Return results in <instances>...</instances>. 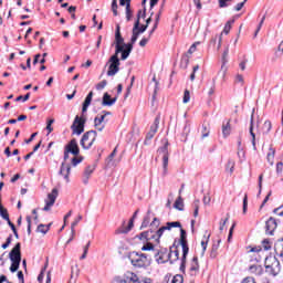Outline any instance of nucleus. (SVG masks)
I'll list each match as a JSON object with an SVG mask.
<instances>
[{
    "label": "nucleus",
    "mask_w": 283,
    "mask_h": 283,
    "mask_svg": "<svg viewBox=\"0 0 283 283\" xmlns=\"http://www.w3.org/2000/svg\"><path fill=\"white\" fill-rule=\"evenodd\" d=\"M261 129L263 134H270L271 129H273V124L271 123V120L268 119L263 123V126Z\"/></svg>",
    "instance_id": "c756f323"
},
{
    "label": "nucleus",
    "mask_w": 283,
    "mask_h": 283,
    "mask_svg": "<svg viewBox=\"0 0 283 283\" xmlns=\"http://www.w3.org/2000/svg\"><path fill=\"white\" fill-rule=\"evenodd\" d=\"M247 63H249V59H247V56L244 55L241 62L239 63L241 72H244V70H247Z\"/></svg>",
    "instance_id": "c9c22d12"
},
{
    "label": "nucleus",
    "mask_w": 283,
    "mask_h": 283,
    "mask_svg": "<svg viewBox=\"0 0 283 283\" xmlns=\"http://www.w3.org/2000/svg\"><path fill=\"white\" fill-rule=\"evenodd\" d=\"M94 96L93 92H90L88 95L86 96L83 107H82V112H87V108L90 107V105H92V97Z\"/></svg>",
    "instance_id": "a878e982"
},
{
    "label": "nucleus",
    "mask_w": 283,
    "mask_h": 283,
    "mask_svg": "<svg viewBox=\"0 0 283 283\" xmlns=\"http://www.w3.org/2000/svg\"><path fill=\"white\" fill-rule=\"evenodd\" d=\"M235 83H240L241 85H244V76H242L241 74H238L235 76Z\"/></svg>",
    "instance_id": "052dcab7"
},
{
    "label": "nucleus",
    "mask_w": 283,
    "mask_h": 283,
    "mask_svg": "<svg viewBox=\"0 0 283 283\" xmlns=\"http://www.w3.org/2000/svg\"><path fill=\"white\" fill-rule=\"evenodd\" d=\"M70 154H73V156H78V154H81V149L78 148V143L76 142V139H72L65 146L64 160H67L70 158Z\"/></svg>",
    "instance_id": "9d476101"
},
{
    "label": "nucleus",
    "mask_w": 283,
    "mask_h": 283,
    "mask_svg": "<svg viewBox=\"0 0 283 283\" xmlns=\"http://www.w3.org/2000/svg\"><path fill=\"white\" fill-rule=\"evenodd\" d=\"M49 231H50V226L40 224L38 227V232L43 233V235H45V233H48Z\"/></svg>",
    "instance_id": "e433bc0d"
},
{
    "label": "nucleus",
    "mask_w": 283,
    "mask_h": 283,
    "mask_svg": "<svg viewBox=\"0 0 283 283\" xmlns=\"http://www.w3.org/2000/svg\"><path fill=\"white\" fill-rule=\"evenodd\" d=\"M98 134L95 130L86 132L81 139V147L84 149H90L94 143H96V137Z\"/></svg>",
    "instance_id": "6e6552de"
},
{
    "label": "nucleus",
    "mask_w": 283,
    "mask_h": 283,
    "mask_svg": "<svg viewBox=\"0 0 283 283\" xmlns=\"http://www.w3.org/2000/svg\"><path fill=\"white\" fill-rule=\"evenodd\" d=\"M175 229H180L179 244H180L181 250H182V258H181L180 269L182 270L185 264H187V255H189V245H187V232L185 231V229H182L181 223H180V227H175Z\"/></svg>",
    "instance_id": "39448f33"
},
{
    "label": "nucleus",
    "mask_w": 283,
    "mask_h": 283,
    "mask_svg": "<svg viewBox=\"0 0 283 283\" xmlns=\"http://www.w3.org/2000/svg\"><path fill=\"white\" fill-rule=\"evenodd\" d=\"M56 198H59V188H53L51 192L48 193L44 199L43 211H52L54 203L56 202Z\"/></svg>",
    "instance_id": "1a4fd4ad"
},
{
    "label": "nucleus",
    "mask_w": 283,
    "mask_h": 283,
    "mask_svg": "<svg viewBox=\"0 0 283 283\" xmlns=\"http://www.w3.org/2000/svg\"><path fill=\"white\" fill-rule=\"evenodd\" d=\"M216 92V78L212 80V84L208 87V96H213Z\"/></svg>",
    "instance_id": "58836bf2"
},
{
    "label": "nucleus",
    "mask_w": 283,
    "mask_h": 283,
    "mask_svg": "<svg viewBox=\"0 0 283 283\" xmlns=\"http://www.w3.org/2000/svg\"><path fill=\"white\" fill-rule=\"evenodd\" d=\"M142 251L150 253L151 259L155 258L157 264H165V262H169V252L167 249H156L154 243L144 244L142 247Z\"/></svg>",
    "instance_id": "f03ea898"
},
{
    "label": "nucleus",
    "mask_w": 283,
    "mask_h": 283,
    "mask_svg": "<svg viewBox=\"0 0 283 283\" xmlns=\"http://www.w3.org/2000/svg\"><path fill=\"white\" fill-rule=\"evenodd\" d=\"M140 17H145V11H138L137 21L134 24L133 35H132V39H130L132 45H134V43H136V41H138V36L142 34L139 29H138V25H140Z\"/></svg>",
    "instance_id": "ddd939ff"
},
{
    "label": "nucleus",
    "mask_w": 283,
    "mask_h": 283,
    "mask_svg": "<svg viewBox=\"0 0 283 283\" xmlns=\"http://www.w3.org/2000/svg\"><path fill=\"white\" fill-rule=\"evenodd\" d=\"M222 134L223 138H229L231 136V123L227 122L226 124L222 125Z\"/></svg>",
    "instance_id": "bb28decb"
},
{
    "label": "nucleus",
    "mask_w": 283,
    "mask_h": 283,
    "mask_svg": "<svg viewBox=\"0 0 283 283\" xmlns=\"http://www.w3.org/2000/svg\"><path fill=\"white\" fill-rule=\"evenodd\" d=\"M83 220L82 216H77V218L73 221V223L71 224V233L74 235L75 230L74 227H76V224L80 223V221Z\"/></svg>",
    "instance_id": "4c0bfd02"
},
{
    "label": "nucleus",
    "mask_w": 283,
    "mask_h": 283,
    "mask_svg": "<svg viewBox=\"0 0 283 283\" xmlns=\"http://www.w3.org/2000/svg\"><path fill=\"white\" fill-rule=\"evenodd\" d=\"M263 271L264 270L260 264H253V265H250L249 268V272L252 273V275H262Z\"/></svg>",
    "instance_id": "393cba45"
},
{
    "label": "nucleus",
    "mask_w": 283,
    "mask_h": 283,
    "mask_svg": "<svg viewBox=\"0 0 283 283\" xmlns=\"http://www.w3.org/2000/svg\"><path fill=\"white\" fill-rule=\"evenodd\" d=\"M248 207H249V199H248V197L245 196V197L243 198V213H244V214H247V209H248Z\"/></svg>",
    "instance_id": "6e6d98bb"
},
{
    "label": "nucleus",
    "mask_w": 283,
    "mask_h": 283,
    "mask_svg": "<svg viewBox=\"0 0 283 283\" xmlns=\"http://www.w3.org/2000/svg\"><path fill=\"white\" fill-rule=\"evenodd\" d=\"M247 3V0H244L243 2L238 3L234 7L235 12H240L242 10V8H244V4Z\"/></svg>",
    "instance_id": "4d7b16f0"
},
{
    "label": "nucleus",
    "mask_w": 283,
    "mask_h": 283,
    "mask_svg": "<svg viewBox=\"0 0 283 283\" xmlns=\"http://www.w3.org/2000/svg\"><path fill=\"white\" fill-rule=\"evenodd\" d=\"M11 260L10 271L11 273H17L19 266H21V243H17L15 247L9 253Z\"/></svg>",
    "instance_id": "20e7f679"
},
{
    "label": "nucleus",
    "mask_w": 283,
    "mask_h": 283,
    "mask_svg": "<svg viewBox=\"0 0 283 283\" xmlns=\"http://www.w3.org/2000/svg\"><path fill=\"white\" fill-rule=\"evenodd\" d=\"M274 250H275L276 255H279V258H283V240H279L275 243Z\"/></svg>",
    "instance_id": "cd10ccee"
},
{
    "label": "nucleus",
    "mask_w": 283,
    "mask_h": 283,
    "mask_svg": "<svg viewBox=\"0 0 283 283\" xmlns=\"http://www.w3.org/2000/svg\"><path fill=\"white\" fill-rule=\"evenodd\" d=\"M147 43H149V39H148V38H143V39L139 41L140 48H145V45H147Z\"/></svg>",
    "instance_id": "0e129e2a"
},
{
    "label": "nucleus",
    "mask_w": 283,
    "mask_h": 283,
    "mask_svg": "<svg viewBox=\"0 0 283 283\" xmlns=\"http://www.w3.org/2000/svg\"><path fill=\"white\" fill-rule=\"evenodd\" d=\"M195 211H193V217L198 218V211L200 210V200H196L193 203Z\"/></svg>",
    "instance_id": "a18cd8bd"
},
{
    "label": "nucleus",
    "mask_w": 283,
    "mask_h": 283,
    "mask_svg": "<svg viewBox=\"0 0 283 283\" xmlns=\"http://www.w3.org/2000/svg\"><path fill=\"white\" fill-rule=\"evenodd\" d=\"M158 154L163 155L164 174H167V167L169 166V151L167 148V144H165L161 148L158 149Z\"/></svg>",
    "instance_id": "dca6fc26"
},
{
    "label": "nucleus",
    "mask_w": 283,
    "mask_h": 283,
    "mask_svg": "<svg viewBox=\"0 0 283 283\" xmlns=\"http://www.w3.org/2000/svg\"><path fill=\"white\" fill-rule=\"evenodd\" d=\"M127 283H140V279L136 273L127 272Z\"/></svg>",
    "instance_id": "c85d7f7f"
},
{
    "label": "nucleus",
    "mask_w": 283,
    "mask_h": 283,
    "mask_svg": "<svg viewBox=\"0 0 283 283\" xmlns=\"http://www.w3.org/2000/svg\"><path fill=\"white\" fill-rule=\"evenodd\" d=\"M238 156H239V158H244V149L242 148V147H239V149H238Z\"/></svg>",
    "instance_id": "338daca9"
},
{
    "label": "nucleus",
    "mask_w": 283,
    "mask_h": 283,
    "mask_svg": "<svg viewBox=\"0 0 283 283\" xmlns=\"http://www.w3.org/2000/svg\"><path fill=\"white\" fill-rule=\"evenodd\" d=\"M264 21H266V15H263L258 28H256V31H255V36H258V33L260 32V30H262V25H264Z\"/></svg>",
    "instance_id": "49530a36"
},
{
    "label": "nucleus",
    "mask_w": 283,
    "mask_h": 283,
    "mask_svg": "<svg viewBox=\"0 0 283 283\" xmlns=\"http://www.w3.org/2000/svg\"><path fill=\"white\" fill-rule=\"evenodd\" d=\"M233 24V21H228L223 28V34H229L231 32V25Z\"/></svg>",
    "instance_id": "79ce46f5"
},
{
    "label": "nucleus",
    "mask_w": 283,
    "mask_h": 283,
    "mask_svg": "<svg viewBox=\"0 0 283 283\" xmlns=\"http://www.w3.org/2000/svg\"><path fill=\"white\" fill-rule=\"evenodd\" d=\"M112 11L114 13V17H118V3L116 2V0H113L112 2Z\"/></svg>",
    "instance_id": "a19ab883"
},
{
    "label": "nucleus",
    "mask_w": 283,
    "mask_h": 283,
    "mask_svg": "<svg viewBox=\"0 0 283 283\" xmlns=\"http://www.w3.org/2000/svg\"><path fill=\"white\" fill-rule=\"evenodd\" d=\"M283 171V163L280 161L276 164V174H282Z\"/></svg>",
    "instance_id": "69168bd1"
},
{
    "label": "nucleus",
    "mask_w": 283,
    "mask_h": 283,
    "mask_svg": "<svg viewBox=\"0 0 283 283\" xmlns=\"http://www.w3.org/2000/svg\"><path fill=\"white\" fill-rule=\"evenodd\" d=\"M115 54L123 52V45H125V40L120 35V25H117L115 32Z\"/></svg>",
    "instance_id": "2eb2a0df"
},
{
    "label": "nucleus",
    "mask_w": 283,
    "mask_h": 283,
    "mask_svg": "<svg viewBox=\"0 0 283 283\" xmlns=\"http://www.w3.org/2000/svg\"><path fill=\"white\" fill-rule=\"evenodd\" d=\"M283 54V41L279 44L277 50L275 51V56H282Z\"/></svg>",
    "instance_id": "603ef678"
},
{
    "label": "nucleus",
    "mask_w": 283,
    "mask_h": 283,
    "mask_svg": "<svg viewBox=\"0 0 283 283\" xmlns=\"http://www.w3.org/2000/svg\"><path fill=\"white\" fill-rule=\"evenodd\" d=\"M0 216L3 218V220H7V222H10V216L8 214V210L4 209L3 206L0 203Z\"/></svg>",
    "instance_id": "f704fd0d"
},
{
    "label": "nucleus",
    "mask_w": 283,
    "mask_h": 283,
    "mask_svg": "<svg viewBox=\"0 0 283 283\" xmlns=\"http://www.w3.org/2000/svg\"><path fill=\"white\" fill-rule=\"evenodd\" d=\"M105 87H107V81H106V80H103L102 82H99V83L96 85V90H98V91L105 90Z\"/></svg>",
    "instance_id": "09e8293b"
},
{
    "label": "nucleus",
    "mask_w": 283,
    "mask_h": 283,
    "mask_svg": "<svg viewBox=\"0 0 283 283\" xmlns=\"http://www.w3.org/2000/svg\"><path fill=\"white\" fill-rule=\"evenodd\" d=\"M134 229V219H130L128 226L122 230V233H129Z\"/></svg>",
    "instance_id": "ea45409f"
},
{
    "label": "nucleus",
    "mask_w": 283,
    "mask_h": 283,
    "mask_svg": "<svg viewBox=\"0 0 283 283\" xmlns=\"http://www.w3.org/2000/svg\"><path fill=\"white\" fill-rule=\"evenodd\" d=\"M134 50V44L132 43H127L122 45V51L119 52V54L122 53V61H127V59H129V54H132V51Z\"/></svg>",
    "instance_id": "a211bd4d"
},
{
    "label": "nucleus",
    "mask_w": 283,
    "mask_h": 283,
    "mask_svg": "<svg viewBox=\"0 0 283 283\" xmlns=\"http://www.w3.org/2000/svg\"><path fill=\"white\" fill-rule=\"evenodd\" d=\"M176 227H180L179 221L167 222L166 226H163L157 231L150 229V230L140 232L136 238L137 240H140V242H143L144 244L143 247H145V244H151V240H155V242H159L165 231H171V229Z\"/></svg>",
    "instance_id": "f257e3e1"
},
{
    "label": "nucleus",
    "mask_w": 283,
    "mask_h": 283,
    "mask_svg": "<svg viewBox=\"0 0 283 283\" xmlns=\"http://www.w3.org/2000/svg\"><path fill=\"white\" fill-rule=\"evenodd\" d=\"M198 45H200V42H195L190 49L188 50L189 54H193V52H196V50H198Z\"/></svg>",
    "instance_id": "8fccbe9b"
},
{
    "label": "nucleus",
    "mask_w": 283,
    "mask_h": 283,
    "mask_svg": "<svg viewBox=\"0 0 283 283\" xmlns=\"http://www.w3.org/2000/svg\"><path fill=\"white\" fill-rule=\"evenodd\" d=\"M120 72V60L118 59V54H114L108 60V71L107 76H116Z\"/></svg>",
    "instance_id": "0eeeda50"
},
{
    "label": "nucleus",
    "mask_w": 283,
    "mask_h": 283,
    "mask_svg": "<svg viewBox=\"0 0 283 283\" xmlns=\"http://www.w3.org/2000/svg\"><path fill=\"white\" fill-rule=\"evenodd\" d=\"M274 160H275V149L270 148L268 153V163H270V165H273Z\"/></svg>",
    "instance_id": "72a5a7b5"
},
{
    "label": "nucleus",
    "mask_w": 283,
    "mask_h": 283,
    "mask_svg": "<svg viewBox=\"0 0 283 283\" xmlns=\"http://www.w3.org/2000/svg\"><path fill=\"white\" fill-rule=\"evenodd\" d=\"M107 116H112V113L103 112V114H99L94 118V127L97 132H103V129H105V118Z\"/></svg>",
    "instance_id": "f8f14e48"
},
{
    "label": "nucleus",
    "mask_w": 283,
    "mask_h": 283,
    "mask_svg": "<svg viewBox=\"0 0 283 283\" xmlns=\"http://www.w3.org/2000/svg\"><path fill=\"white\" fill-rule=\"evenodd\" d=\"M71 129L75 136H81L83 132H85V119H83V117L76 116L71 126Z\"/></svg>",
    "instance_id": "9b49d317"
},
{
    "label": "nucleus",
    "mask_w": 283,
    "mask_h": 283,
    "mask_svg": "<svg viewBox=\"0 0 283 283\" xmlns=\"http://www.w3.org/2000/svg\"><path fill=\"white\" fill-rule=\"evenodd\" d=\"M229 56V49H226L222 55L223 64L221 65V70L219 71V75L224 80L227 76V57Z\"/></svg>",
    "instance_id": "aec40b11"
},
{
    "label": "nucleus",
    "mask_w": 283,
    "mask_h": 283,
    "mask_svg": "<svg viewBox=\"0 0 283 283\" xmlns=\"http://www.w3.org/2000/svg\"><path fill=\"white\" fill-rule=\"evenodd\" d=\"M115 283H127V273L124 275V277H115Z\"/></svg>",
    "instance_id": "5fc2aeb1"
},
{
    "label": "nucleus",
    "mask_w": 283,
    "mask_h": 283,
    "mask_svg": "<svg viewBox=\"0 0 283 283\" xmlns=\"http://www.w3.org/2000/svg\"><path fill=\"white\" fill-rule=\"evenodd\" d=\"M227 222H229V218L222 219L219 223V231H224V227H227Z\"/></svg>",
    "instance_id": "de8ad7c7"
},
{
    "label": "nucleus",
    "mask_w": 283,
    "mask_h": 283,
    "mask_svg": "<svg viewBox=\"0 0 283 283\" xmlns=\"http://www.w3.org/2000/svg\"><path fill=\"white\" fill-rule=\"evenodd\" d=\"M70 171H72L70 164L62 163L60 168V176L64 178L65 182H70Z\"/></svg>",
    "instance_id": "f3484780"
},
{
    "label": "nucleus",
    "mask_w": 283,
    "mask_h": 283,
    "mask_svg": "<svg viewBox=\"0 0 283 283\" xmlns=\"http://www.w3.org/2000/svg\"><path fill=\"white\" fill-rule=\"evenodd\" d=\"M182 275L180 274H177L172 277L171 282L170 283H182Z\"/></svg>",
    "instance_id": "864d4df0"
},
{
    "label": "nucleus",
    "mask_w": 283,
    "mask_h": 283,
    "mask_svg": "<svg viewBox=\"0 0 283 283\" xmlns=\"http://www.w3.org/2000/svg\"><path fill=\"white\" fill-rule=\"evenodd\" d=\"M208 244H209V235L208 237H203V239L200 242L201 255H205V251H207Z\"/></svg>",
    "instance_id": "2f4dec72"
},
{
    "label": "nucleus",
    "mask_w": 283,
    "mask_h": 283,
    "mask_svg": "<svg viewBox=\"0 0 283 283\" xmlns=\"http://www.w3.org/2000/svg\"><path fill=\"white\" fill-rule=\"evenodd\" d=\"M149 227V218L146 217L144 221L142 222L140 229H147Z\"/></svg>",
    "instance_id": "680f3d73"
},
{
    "label": "nucleus",
    "mask_w": 283,
    "mask_h": 283,
    "mask_svg": "<svg viewBox=\"0 0 283 283\" xmlns=\"http://www.w3.org/2000/svg\"><path fill=\"white\" fill-rule=\"evenodd\" d=\"M95 169H96L95 166H87L85 168L83 179H82L84 185H87L90 182V178H92V174H94Z\"/></svg>",
    "instance_id": "4be33fe9"
},
{
    "label": "nucleus",
    "mask_w": 283,
    "mask_h": 283,
    "mask_svg": "<svg viewBox=\"0 0 283 283\" xmlns=\"http://www.w3.org/2000/svg\"><path fill=\"white\" fill-rule=\"evenodd\" d=\"M265 229L269 235H273V231L277 229V220H275L274 218H270L265 223Z\"/></svg>",
    "instance_id": "6ab92c4d"
},
{
    "label": "nucleus",
    "mask_w": 283,
    "mask_h": 283,
    "mask_svg": "<svg viewBox=\"0 0 283 283\" xmlns=\"http://www.w3.org/2000/svg\"><path fill=\"white\" fill-rule=\"evenodd\" d=\"M255 114V109H252L251 119H250V135L252 137V147L255 151L258 147L255 146V133H253V115Z\"/></svg>",
    "instance_id": "b1692460"
},
{
    "label": "nucleus",
    "mask_w": 283,
    "mask_h": 283,
    "mask_svg": "<svg viewBox=\"0 0 283 283\" xmlns=\"http://www.w3.org/2000/svg\"><path fill=\"white\" fill-rule=\"evenodd\" d=\"M280 271V261L275 256L265 258V272L269 273V275H279Z\"/></svg>",
    "instance_id": "423d86ee"
},
{
    "label": "nucleus",
    "mask_w": 283,
    "mask_h": 283,
    "mask_svg": "<svg viewBox=\"0 0 283 283\" xmlns=\"http://www.w3.org/2000/svg\"><path fill=\"white\" fill-rule=\"evenodd\" d=\"M232 0H219V8H229Z\"/></svg>",
    "instance_id": "c03bdc74"
},
{
    "label": "nucleus",
    "mask_w": 283,
    "mask_h": 283,
    "mask_svg": "<svg viewBox=\"0 0 283 283\" xmlns=\"http://www.w3.org/2000/svg\"><path fill=\"white\" fill-rule=\"evenodd\" d=\"M242 283H255V280L253 277H245Z\"/></svg>",
    "instance_id": "774afa93"
},
{
    "label": "nucleus",
    "mask_w": 283,
    "mask_h": 283,
    "mask_svg": "<svg viewBox=\"0 0 283 283\" xmlns=\"http://www.w3.org/2000/svg\"><path fill=\"white\" fill-rule=\"evenodd\" d=\"M80 163H83V158H78V157H74L73 159H72V165H73V167H76V165H80Z\"/></svg>",
    "instance_id": "13d9d810"
},
{
    "label": "nucleus",
    "mask_w": 283,
    "mask_h": 283,
    "mask_svg": "<svg viewBox=\"0 0 283 283\" xmlns=\"http://www.w3.org/2000/svg\"><path fill=\"white\" fill-rule=\"evenodd\" d=\"M234 169H235V161L229 160L226 166L227 174H229L231 176V174H233Z\"/></svg>",
    "instance_id": "473e14b6"
},
{
    "label": "nucleus",
    "mask_w": 283,
    "mask_h": 283,
    "mask_svg": "<svg viewBox=\"0 0 283 283\" xmlns=\"http://www.w3.org/2000/svg\"><path fill=\"white\" fill-rule=\"evenodd\" d=\"M274 214L279 217H283V206L274 209Z\"/></svg>",
    "instance_id": "bf43d9fd"
},
{
    "label": "nucleus",
    "mask_w": 283,
    "mask_h": 283,
    "mask_svg": "<svg viewBox=\"0 0 283 283\" xmlns=\"http://www.w3.org/2000/svg\"><path fill=\"white\" fill-rule=\"evenodd\" d=\"M189 101H191V93H189V91L186 90L184 93L182 103L187 104L189 103Z\"/></svg>",
    "instance_id": "37998d69"
},
{
    "label": "nucleus",
    "mask_w": 283,
    "mask_h": 283,
    "mask_svg": "<svg viewBox=\"0 0 283 283\" xmlns=\"http://www.w3.org/2000/svg\"><path fill=\"white\" fill-rule=\"evenodd\" d=\"M153 229H158L160 227V220L158 218H154L153 222L150 223Z\"/></svg>",
    "instance_id": "3c124183"
},
{
    "label": "nucleus",
    "mask_w": 283,
    "mask_h": 283,
    "mask_svg": "<svg viewBox=\"0 0 283 283\" xmlns=\"http://www.w3.org/2000/svg\"><path fill=\"white\" fill-rule=\"evenodd\" d=\"M118 101V97H113L109 95V93H105L103 96L102 105L105 107H112Z\"/></svg>",
    "instance_id": "412c9836"
},
{
    "label": "nucleus",
    "mask_w": 283,
    "mask_h": 283,
    "mask_svg": "<svg viewBox=\"0 0 283 283\" xmlns=\"http://www.w3.org/2000/svg\"><path fill=\"white\" fill-rule=\"evenodd\" d=\"M200 273V263L198 256H193L188 264V274L190 277H196Z\"/></svg>",
    "instance_id": "4468645a"
},
{
    "label": "nucleus",
    "mask_w": 283,
    "mask_h": 283,
    "mask_svg": "<svg viewBox=\"0 0 283 283\" xmlns=\"http://www.w3.org/2000/svg\"><path fill=\"white\" fill-rule=\"evenodd\" d=\"M174 208L178 211H182L185 209V201L182 200V197H178L174 203Z\"/></svg>",
    "instance_id": "7c9ffc66"
},
{
    "label": "nucleus",
    "mask_w": 283,
    "mask_h": 283,
    "mask_svg": "<svg viewBox=\"0 0 283 283\" xmlns=\"http://www.w3.org/2000/svg\"><path fill=\"white\" fill-rule=\"evenodd\" d=\"M129 260L133 266H136L137 269H147V266L151 265L150 252L148 253L133 252L129 255Z\"/></svg>",
    "instance_id": "7ed1b4c3"
},
{
    "label": "nucleus",
    "mask_w": 283,
    "mask_h": 283,
    "mask_svg": "<svg viewBox=\"0 0 283 283\" xmlns=\"http://www.w3.org/2000/svg\"><path fill=\"white\" fill-rule=\"evenodd\" d=\"M158 132V126L155 125L154 127H151L150 133L148 134L149 138H154V134H156Z\"/></svg>",
    "instance_id": "e2e57ef3"
},
{
    "label": "nucleus",
    "mask_w": 283,
    "mask_h": 283,
    "mask_svg": "<svg viewBox=\"0 0 283 283\" xmlns=\"http://www.w3.org/2000/svg\"><path fill=\"white\" fill-rule=\"evenodd\" d=\"M180 259V252L178 251V248L171 249L168 252V262L170 261V264H174V262H178Z\"/></svg>",
    "instance_id": "5701e85b"
}]
</instances>
